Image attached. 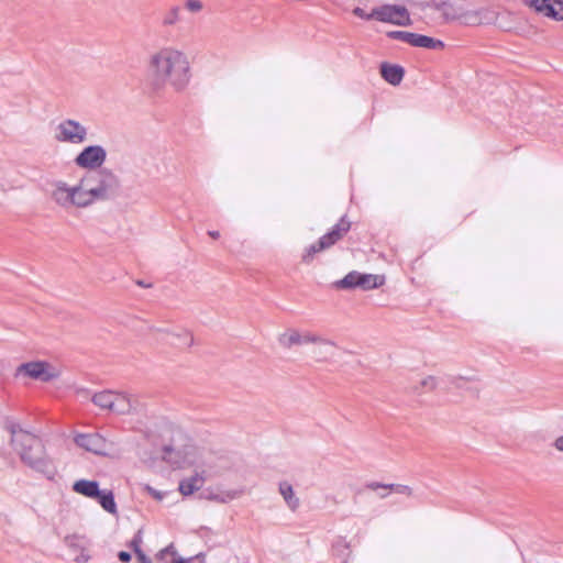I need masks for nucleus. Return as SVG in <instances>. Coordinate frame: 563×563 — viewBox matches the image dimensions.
Listing matches in <instances>:
<instances>
[{"instance_id": "1", "label": "nucleus", "mask_w": 563, "mask_h": 563, "mask_svg": "<svg viewBox=\"0 0 563 563\" xmlns=\"http://www.w3.org/2000/svg\"><path fill=\"white\" fill-rule=\"evenodd\" d=\"M148 73L156 87L169 85L177 91L184 90L191 78L187 55L173 47H163L151 55Z\"/></svg>"}, {"instance_id": "2", "label": "nucleus", "mask_w": 563, "mask_h": 563, "mask_svg": "<svg viewBox=\"0 0 563 563\" xmlns=\"http://www.w3.org/2000/svg\"><path fill=\"white\" fill-rule=\"evenodd\" d=\"M87 206L96 201L115 198L121 189L119 177L109 168H100L87 174L80 179Z\"/></svg>"}, {"instance_id": "3", "label": "nucleus", "mask_w": 563, "mask_h": 563, "mask_svg": "<svg viewBox=\"0 0 563 563\" xmlns=\"http://www.w3.org/2000/svg\"><path fill=\"white\" fill-rule=\"evenodd\" d=\"M40 450L37 449H22L20 444L13 446L14 452L19 455L21 462L29 466L36 473L42 474L47 479H54L57 474L53 461L47 456L44 444L38 438Z\"/></svg>"}, {"instance_id": "4", "label": "nucleus", "mask_w": 563, "mask_h": 563, "mask_svg": "<svg viewBox=\"0 0 563 563\" xmlns=\"http://www.w3.org/2000/svg\"><path fill=\"white\" fill-rule=\"evenodd\" d=\"M54 188L51 192L52 200L63 209L87 208V201L82 191L80 181L70 187L67 183L58 180L54 183Z\"/></svg>"}, {"instance_id": "5", "label": "nucleus", "mask_w": 563, "mask_h": 563, "mask_svg": "<svg viewBox=\"0 0 563 563\" xmlns=\"http://www.w3.org/2000/svg\"><path fill=\"white\" fill-rule=\"evenodd\" d=\"M350 228V221H347L346 217H342L328 233L322 235L316 243L307 247L305 254L302 255V261L305 263H310L314 254L330 249L349 232Z\"/></svg>"}, {"instance_id": "6", "label": "nucleus", "mask_w": 563, "mask_h": 563, "mask_svg": "<svg viewBox=\"0 0 563 563\" xmlns=\"http://www.w3.org/2000/svg\"><path fill=\"white\" fill-rule=\"evenodd\" d=\"M385 283L383 275L362 274L356 271L350 272L342 279L335 282L333 285L339 289H354L361 288L363 290H371L378 288Z\"/></svg>"}, {"instance_id": "7", "label": "nucleus", "mask_w": 563, "mask_h": 563, "mask_svg": "<svg viewBox=\"0 0 563 563\" xmlns=\"http://www.w3.org/2000/svg\"><path fill=\"white\" fill-rule=\"evenodd\" d=\"M87 136V128L74 119H65L56 126L55 140L60 143L81 144Z\"/></svg>"}, {"instance_id": "8", "label": "nucleus", "mask_w": 563, "mask_h": 563, "mask_svg": "<svg viewBox=\"0 0 563 563\" xmlns=\"http://www.w3.org/2000/svg\"><path fill=\"white\" fill-rule=\"evenodd\" d=\"M372 16L384 23H391L399 26L411 24L410 14L406 7L398 4H384L372 10Z\"/></svg>"}, {"instance_id": "9", "label": "nucleus", "mask_w": 563, "mask_h": 563, "mask_svg": "<svg viewBox=\"0 0 563 563\" xmlns=\"http://www.w3.org/2000/svg\"><path fill=\"white\" fill-rule=\"evenodd\" d=\"M107 159V151L101 145L86 146L74 159L84 169L98 170Z\"/></svg>"}, {"instance_id": "10", "label": "nucleus", "mask_w": 563, "mask_h": 563, "mask_svg": "<svg viewBox=\"0 0 563 563\" xmlns=\"http://www.w3.org/2000/svg\"><path fill=\"white\" fill-rule=\"evenodd\" d=\"M278 343L285 349H290L294 345H300L305 343H321L334 346V343L329 340L322 339L309 332L301 334L299 331L295 329H290L285 333L279 334Z\"/></svg>"}, {"instance_id": "11", "label": "nucleus", "mask_w": 563, "mask_h": 563, "mask_svg": "<svg viewBox=\"0 0 563 563\" xmlns=\"http://www.w3.org/2000/svg\"><path fill=\"white\" fill-rule=\"evenodd\" d=\"M538 14L555 21H563V0H521Z\"/></svg>"}, {"instance_id": "12", "label": "nucleus", "mask_w": 563, "mask_h": 563, "mask_svg": "<svg viewBox=\"0 0 563 563\" xmlns=\"http://www.w3.org/2000/svg\"><path fill=\"white\" fill-rule=\"evenodd\" d=\"M5 429L11 433L10 443L12 446L20 444L22 449H25V446L29 449H41L38 445V437L23 430L19 423L8 420L5 422Z\"/></svg>"}, {"instance_id": "13", "label": "nucleus", "mask_w": 563, "mask_h": 563, "mask_svg": "<svg viewBox=\"0 0 563 563\" xmlns=\"http://www.w3.org/2000/svg\"><path fill=\"white\" fill-rule=\"evenodd\" d=\"M75 443L88 452L97 455L106 454L107 442L99 433H82L75 437Z\"/></svg>"}, {"instance_id": "14", "label": "nucleus", "mask_w": 563, "mask_h": 563, "mask_svg": "<svg viewBox=\"0 0 563 563\" xmlns=\"http://www.w3.org/2000/svg\"><path fill=\"white\" fill-rule=\"evenodd\" d=\"M139 401L135 397L122 394V393H115L114 399H113V406L112 411L119 415H129L132 412H136L139 409Z\"/></svg>"}, {"instance_id": "15", "label": "nucleus", "mask_w": 563, "mask_h": 563, "mask_svg": "<svg viewBox=\"0 0 563 563\" xmlns=\"http://www.w3.org/2000/svg\"><path fill=\"white\" fill-rule=\"evenodd\" d=\"M380 75L388 84L397 86L405 76V69L399 65L382 63Z\"/></svg>"}, {"instance_id": "16", "label": "nucleus", "mask_w": 563, "mask_h": 563, "mask_svg": "<svg viewBox=\"0 0 563 563\" xmlns=\"http://www.w3.org/2000/svg\"><path fill=\"white\" fill-rule=\"evenodd\" d=\"M71 488L75 493L91 499L100 494L99 483L96 481L79 479Z\"/></svg>"}, {"instance_id": "17", "label": "nucleus", "mask_w": 563, "mask_h": 563, "mask_svg": "<svg viewBox=\"0 0 563 563\" xmlns=\"http://www.w3.org/2000/svg\"><path fill=\"white\" fill-rule=\"evenodd\" d=\"M278 492L291 511H296L299 508L300 500L295 495L291 484H289L287 481L280 482L278 485Z\"/></svg>"}, {"instance_id": "18", "label": "nucleus", "mask_w": 563, "mask_h": 563, "mask_svg": "<svg viewBox=\"0 0 563 563\" xmlns=\"http://www.w3.org/2000/svg\"><path fill=\"white\" fill-rule=\"evenodd\" d=\"M205 483V477L196 473L189 478H185L179 483V490L184 496H188L194 494L196 490H199Z\"/></svg>"}, {"instance_id": "19", "label": "nucleus", "mask_w": 563, "mask_h": 563, "mask_svg": "<svg viewBox=\"0 0 563 563\" xmlns=\"http://www.w3.org/2000/svg\"><path fill=\"white\" fill-rule=\"evenodd\" d=\"M170 336L168 341L172 345L178 349H187L194 344V336L187 330H181L180 332H167Z\"/></svg>"}, {"instance_id": "20", "label": "nucleus", "mask_w": 563, "mask_h": 563, "mask_svg": "<svg viewBox=\"0 0 563 563\" xmlns=\"http://www.w3.org/2000/svg\"><path fill=\"white\" fill-rule=\"evenodd\" d=\"M242 494H243L242 489H230V490H222L219 493L209 492L205 498L208 500L220 503V504H228V503L239 498Z\"/></svg>"}, {"instance_id": "21", "label": "nucleus", "mask_w": 563, "mask_h": 563, "mask_svg": "<svg viewBox=\"0 0 563 563\" xmlns=\"http://www.w3.org/2000/svg\"><path fill=\"white\" fill-rule=\"evenodd\" d=\"M95 500L109 514H117V504L114 500V495L111 490L100 489V494L93 497Z\"/></svg>"}, {"instance_id": "22", "label": "nucleus", "mask_w": 563, "mask_h": 563, "mask_svg": "<svg viewBox=\"0 0 563 563\" xmlns=\"http://www.w3.org/2000/svg\"><path fill=\"white\" fill-rule=\"evenodd\" d=\"M365 487L371 490H377L379 488L389 489L397 494L412 495V489L407 485L401 484H383L378 482H368L365 484Z\"/></svg>"}, {"instance_id": "23", "label": "nucleus", "mask_w": 563, "mask_h": 563, "mask_svg": "<svg viewBox=\"0 0 563 563\" xmlns=\"http://www.w3.org/2000/svg\"><path fill=\"white\" fill-rule=\"evenodd\" d=\"M114 391L103 390L92 396V402L101 409H109L112 411Z\"/></svg>"}, {"instance_id": "24", "label": "nucleus", "mask_w": 563, "mask_h": 563, "mask_svg": "<svg viewBox=\"0 0 563 563\" xmlns=\"http://www.w3.org/2000/svg\"><path fill=\"white\" fill-rule=\"evenodd\" d=\"M20 371L24 372L27 376L41 379L45 374V363L44 362H30L22 364Z\"/></svg>"}, {"instance_id": "25", "label": "nucleus", "mask_w": 563, "mask_h": 563, "mask_svg": "<svg viewBox=\"0 0 563 563\" xmlns=\"http://www.w3.org/2000/svg\"><path fill=\"white\" fill-rule=\"evenodd\" d=\"M438 380L434 376H427L422 378L418 385L412 386V391L416 394L429 393L437 388Z\"/></svg>"}, {"instance_id": "26", "label": "nucleus", "mask_w": 563, "mask_h": 563, "mask_svg": "<svg viewBox=\"0 0 563 563\" xmlns=\"http://www.w3.org/2000/svg\"><path fill=\"white\" fill-rule=\"evenodd\" d=\"M180 8L175 5L170 8L164 15L162 24L164 26H172L179 21Z\"/></svg>"}, {"instance_id": "27", "label": "nucleus", "mask_w": 563, "mask_h": 563, "mask_svg": "<svg viewBox=\"0 0 563 563\" xmlns=\"http://www.w3.org/2000/svg\"><path fill=\"white\" fill-rule=\"evenodd\" d=\"M346 551H349V543L344 539L340 538L333 544V552L338 556H344Z\"/></svg>"}, {"instance_id": "28", "label": "nucleus", "mask_w": 563, "mask_h": 563, "mask_svg": "<svg viewBox=\"0 0 563 563\" xmlns=\"http://www.w3.org/2000/svg\"><path fill=\"white\" fill-rule=\"evenodd\" d=\"M443 47L444 43L442 41L426 35L423 48L442 49Z\"/></svg>"}, {"instance_id": "29", "label": "nucleus", "mask_w": 563, "mask_h": 563, "mask_svg": "<svg viewBox=\"0 0 563 563\" xmlns=\"http://www.w3.org/2000/svg\"><path fill=\"white\" fill-rule=\"evenodd\" d=\"M409 34H410V32H407V31H388L386 33V36L391 40H397V41L408 43Z\"/></svg>"}, {"instance_id": "30", "label": "nucleus", "mask_w": 563, "mask_h": 563, "mask_svg": "<svg viewBox=\"0 0 563 563\" xmlns=\"http://www.w3.org/2000/svg\"><path fill=\"white\" fill-rule=\"evenodd\" d=\"M424 38L426 35L410 32L408 37V44L415 47H423Z\"/></svg>"}, {"instance_id": "31", "label": "nucleus", "mask_w": 563, "mask_h": 563, "mask_svg": "<svg viewBox=\"0 0 563 563\" xmlns=\"http://www.w3.org/2000/svg\"><path fill=\"white\" fill-rule=\"evenodd\" d=\"M175 554H176V550H175L174 545L169 544L156 554V560L163 561L166 555H175Z\"/></svg>"}, {"instance_id": "32", "label": "nucleus", "mask_w": 563, "mask_h": 563, "mask_svg": "<svg viewBox=\"0 0 563 563\" xmlns=\"http://www.w3.org/2000/svg\"><path fill=\"white\" fill-rule=\"evenodd\" d=\"M185 7L191 12H199L202 9V2L200 0H187Z\"/></svg>"}, {"instance_id": "33", "label": "nucleus", "mask_w": 563, "mask_h": 563, "mask_svg": "<svg viewBox=\"0 0 563 563\" xmlns=\"http://www.w3.org/2000/svg\"><path fill=\"white\" fill-rule=\"evenodd\" d=\"M353 13L357 16V18H361V19H365V20H373L375 19V16H372V12L371 13H366L362 8L360 7H356L353 9Z\"/></svg>"}, {"instance_id": "34", "label": "nucleus", "mask_w": 563, "mask_h": 563, "mask_svg": "<svg viewBox=\"0 0 563 563\" xmlns=\"http://www.w3.org/2000/svg\"><path fill=\"white\" fill-rule=\"evenodd\" d=\"M142 539L140 532L131 540L130 547L133 549L134 553H136V549H141Z\"/></svg>"}, {"instance_id": "35", "label": "nucleus", "mask_w": 563, "mask_h": 563, "mask_svg": "<svg viewBox=\"0 0 563 563\" xmlns=\"http://www.w3.org/2000/svg\"><path fill=\"white\" fill-rule=\"evenodd\" d=\"M450 383L457 388H462L464 386V384L466 383V379L461 376H459V377L454 376V377L450 378Z\"/></svg>"}, {"instance_id": "36", "label": "nucleus", "mask_w": 563, "mask_h": 563, "mask_svg": "<svg viewBox=\"0 0 563 563\" xmlns=\"http://www.w3.org/2000/svg\"><path fill=\"white\" fill-rule=\"evenodd\" d=\"M56 377L55 373L48 371V365L45 363V374L41 377L42 382H51Z\"/></svg>"}, {"instance_id": "37", "label": "nucleus", "mask_w": 563, "mask_h": 563, "mask_svg": "<svg viewBox=\"0 0 563 563\" xmlns=\"http://www.w3.org/2000/svg\"><path fill=\"white\" fill-rule=\"evenodd\" d=\"M135 554L142 563H152V560L141 549H136Z\"/></svg>"}, {"instance_id": "38", "label": "nucleus", "mask_w": 563, "mask_h": 563, "mask_svg": "<svg viewBox=\"0 0 563 563\" xmlns=\"http://www.w3.org/2000/svg\"><path fill=\"white\" fill-rule=\"evenodd\" d=\"M118 558L121 562L128 563L131 560V554L126 551H120Z\"/></svg>"}, {"instance_id": "39", "label": "nucleus", "mask_w": 563, "mask_h": 563, "mask_svg": "<svg viewBox=\"0 0 563 563\" xmlns=\"http://www.w3.org/2000/svg\"><path fill=\"white\" fill-rule=\"evenodd\" d=\"M553 446L558 451L563 452V435H560L554 440Z\"/></svg>"}, {"instance_id": "40", "label": "nucleus", "mask_w": 563, "mask_h": 563, "mask_svg": "<svg viewBox=\"0 0 563 563\" xmlns=\"http://www.w3.org/2000/svg\"><path fill=\"white\" fill-rule=\"evenodd\" d=\"M90 556L86 553H81L79 556L75 559L77 563H87L89 561Z\"/></svg>"}, {"instance_id": "41", "label": "nucleus", "mask_w": 563, "mask_h": 563, "mask_svg": "<svg viewBox=\"0 0 563 563\" xmlns=\"http://www.w3.org/2000/svg\"><path fill=\"white\" fill-rule=\"evenodd\" d=\"M173 452V448L172 446H164V455H163V459L168 461V462H172V460L169 459V454Z\"/></svg>"}, {"instance_id": "42", "label": "nucleus", "mask_w": 563, "mask_h": 563, "mask_svg": "<svg viewBox=\"0 0 563 563\" xmlns=\"http://www.w3.org/2000/svg\"><path fill=\"white\" fill-rule=\"evenodd\" d=\"M314 354H316L317 356H322V357H320L319 360H325V358H327V357H325V352H323V350H321V349H317V350H314Z\"/></svg>"}, {"instance_id": "43", "label": "nucleus", "mask_w": 563, "mask_h": 563, "mask_svg": "<svg viewBox=\"0 0 563 563\" xmlns=\"http://www.w3.org/2000/svg\"><path fill=\"white\" fill-rule=\"evenodd\" d=\"M208 235L212 239H219L220 238V233L219 231H208Z\"/></svg>"}, {"instance_id": "44", "label": "nucleus", "mask_w": 563, "mask_h": 563, "mask_svg": "<svg viewBox=\"0 0 563 563\" xmlns=\"http://www.w3.org/2000/svg\"><path fill=\"white\" fill-rule=\"evenodd\" d=\"M137 285L141 287H150V285L145 284L143 280H137Z\"/></svg>"}, {"instance_id": "45", "label": "nucleus", "mask_w": 563, "mask_h": 563, "mask_svg": "<svg viewBox=\"0 0 563 563\" xmlns=\"http://www.w3.org/2000/svg\"><path fill=\"white\" fill-rule=\"evenodd\" d=\"M380 498H386L387 497V494H385V492H382V494L379 495Z\"/></svg>"}, {"instance_id": "46", "label": "nucleus", "mask_w": 563, "mask_h": 563, "mask_svg": "<svg viewBox=\"0 0 563 563\" xmlns=\"http://www.w3.org/2000/svg\"><path fill=\"white\" fill-rule=\"evenodd\" d=\"M380 498H386L387 497V494H385V492H382V494L379 495Z\"/></svg>"}]
</instances>
